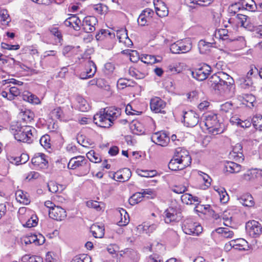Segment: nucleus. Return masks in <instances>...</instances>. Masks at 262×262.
Here are the masks:
<instances>
[{
	"mask_svg": "<svg viewBox=\"0 0 262 262\" xmlns=\"http://www.w3.org/2000/svg\"><path fill=\"white\" fill-rule=\"evenodd\" d=\"M121 109L115 107H107L94 116V122L101 127H110L121 115Z\"/></svg>",
	"mask_w": 262,
	"mask_h": 262,
	"instance_id": "nucleus-2",
	"label": "nucleus"
},
{
	"mask_svg": "<svg viewBox=\"0 0 262 262\" xmlns=\"http://www.w3.org/2000/svg\"><path fill=\"white\" fill-rule=\"evenodd\" d=\"M180 54L185 53L190 51L192 48V42L190 38L179 40Z\"/></svg>",
	"mask_w": 262,
	"mask_h": 262,
	"instance_id": "nucleus-24",
	"label": "nucleus"
},
{
	"mask_svg": "<svg viewBox=\"0 0 262 262\" xmlns=\"http://www.w3.org/2000/svg\"><path fill=\"white\" fill-rule=\"evenodd\" d=\"M77 101V108L81 112H87L90 106L87 101L81 96H77L76 98Z\"/></svg>",
	"mask_w": 262,
	"mask_h": 262,
	"instance_id": "nucleus-26",
	"label": "nucleus"
},
{
	"mask_svg": "<svg viewBox=\"0 0 262 262\" xmlns=\"http://www.w3.org/2000/svg\"><path fill=\"white\" fill-rule=\"evenodd\" d=\"M40 144L46 149L51 148L50 137L49 135L46 134L42 136L39 140Z\"/></svg>",
	"mask_w": 262,
	"mask_h": 262,
	"instance_id": "nucleus-37",
	"label": "nucleus"
},
{
	"mask_svg": "<svg viewBox=\"0 0 262 262\" xmlns=\"http://www.w3.org/2000/svg\"><path fill=\"white\" fill-rule=\"evenodd\" d=\"M37 240V235L32 234L27 235L21 238V241L26 245H28L31 243H35L36 244Z\"/></svg>",
	"mask_w": 262,
	"mask_h": 262,
	"instance_id": "nucleus-47",
	"label": "nucleus"
},
{
	"mask_svg": "<svg viewBox=\"0 0 262 262\" xmlns=\"http://www.w3.org/2000/svg\"><path fill=\"white\" fill-rule=\"evenodd\" d=\"M34 117V113L29 110H27L24 112L22 119L28 123L31 122L33 120Z\"/></svg>",
	"mask_w": 262,
	"mask_h": 262,
	"instance_id": "nucleus-49",
	"label": "nucleus"
},
{
	"mask_svg": "<svg viewBox=\"0 0 262 262\" xmlns=\"http://www.w3.org/2000/svg\"><path fill=\"white\" fill-rule=\"evenodd\" d=\"M219 193L220 196L221 202L223 203H225L229 200V196L226 191L225 189L223 188L220 191H219Z\"/></svg>",
	"mask_w": 262,
	"mask_h": 262,
	"instance_id": "nucleus-57",
	"label": "nucleus"
},
{
	"mask_svg": "<svg viewBox=\"0 0 262 262\" xmlns=\"http://www.w3.org/2000/svg\"><path fill=\"white\" fill-rule=\"evenodd\" d=\"M31 163L34 166L43 168L46 166L48 161L46 159V155L45 154L38 153L35 154L32 158Z\"/></svg>",
	"mask_w": 262,
	"mask_h": 262,
	"instance_id": "nucleus-20",
	"label": "nucleus"
},
{
	"mask_svg": "<svg viewBox=\"0 0 262 262\" xmlns=\"http://www.w3.org/2000/svg\"><path fill=\"white\" fill-rule=\"evenodd\" d=\"M90 231L95 238H102L104 235V228L102 225L93 224L90 227Z\"/></svg>",
	"mask_w": 262,
	"mask_h": 262,
	"instance_id": "nucleus-23",
	"label": "nucleus"
},
{
	"mask_svg": "<svg viewBox=\"0 0 262 262\" xmlns=\"http://www.w3.org/2000/svg\"><path fill=\"white\" fill-rule=\"evenodd\" d=\"M230 155L238 162H243L244 160V158L243 154V147L241 144L237 143L233 147L232 151L230 153Z\"/></svg>",
	"mask_w": 262,
	"mask_h": 262,
	"instance_id": "nucleus-21",
	"label": "nucleus"
},
{
	"mask_svg": "<svg viewBox=\"0 0 262 262\" xmlns=\"http://www.w3.org/2000/svg\"><path fill=\"white\" fill-rule=\"evenodd\" d=\"M257 169L249 170L243 175V179L246 181H251L257 177Z\"/></svg>",
	"mask_w": 262,
	"mask_h": 262,
	"instance_id": "nucleus-45",
	"label": "nucleus"
},
{
	"mask_svg": "<svg viewBox=\"0 0 262 262\" xmlns=\"http://www.w3.org/2000/svg\"><path fill=\"white\" fill-rule=\"evenodd\" d=\"M239 8L237 4H233L229 7L228 12L231 15H234L239 10Z\"/></svg>",
	"mask_w": 262,
	"mask_h": 262,
	"instance_id": "nucleus-64",
	"label": "nucleus"
},
{
	"mask_svg": "<svg viewBox=\"0 0 262 262\" xmlns=\"http://www.w3.org/2000/svg\"><path fill=\"white\" fill-rule=\"evenodd\" d=\"M0 17L1 20L6 24H8L11 20L8 12L6 9L0 10Z\"/></svg>",
	"mask_w": 262,
	"mask_h": 262,
	"instance_id": "nucleus-50",
	"label": "nucleus"
},
{
	"mask_svg": "<svg viewBox=\"0 0 262 262\" xmlns=\"http://www.w3.org/2000/svg\"><path fill=\"white\" fill-rule=\"evenodd\" d=\"M166 102L160 98L156 97L150 100V106L151 110L156 113H163V110L166 106Z\"/></svg>",
	"mask_w": 262,
	"mask_h": 262,
	"instance_id": "nucleus-15",
	"label": "nucleus"
},
{
	"mask_svg": "<svg viewBox=\"0 0 262 262\" xmlns=\"http://www.w3.org/2000/svg\"><path fill=\"white\" fill-rule=\"evenodd\" d=\"M120 215L122 216L123 213L124 214V221H123L122 218H121V220L118 222V225L119 226H124L128 224L129 223V215L126 212V210L124 209L121 208V210H120Z\"/></svg>",
	"mask_w": 262,
	"mask_h": 262,
	"instance_id": "nucleus-46",
	"label": "nucleus"
},
{
	"mask_svg": "<svg viewBox=\"0 0 262 262\" xmlns=\"http://www.w3.org/2000/svg\"><path fill=\"white\" fill-rule=\"evenodd\" d=\"M152 141L161 146H166L170 141V138L165 132L155 133L151 137Z\"/></svg>",
	"mask_w": 262,
	"mask_h": 262,
	"instance_id": "nucleus-12",
	"label": "nucleus"
},
{
	"mask_svg": "<svg viewBox=\"0 0 262 262\" xmlns=\"http://www.w3.org/2000/svg\"><path fill=\"white\" fill-rule=\"evenodd\" d=\"M232 77L223 72L214 74L208 80V84L221 94H228L234 84Z\"/></svg>",
	"mask_w": 262,
	"mask_h": 262,
	"instance_id": "nucleus-1",
	"label": "nucleus"
},
{
	"mask_svg": "<svg viewBox=\"0 0 262 262\" xmlns=\"http://www.w3.org/2000/svg\"><path fill=\"white\" fill-rule=\"evenodd\" d=\"M170 50L172 53L180 54V50L179 46V40L171 45Z\"/></svg>",
	"mask_w": 262,
	"mask_h": 262,
	"instance_id": "nucleus-63",
	"label": "nucleus"
},
{
	"mask_svg": "<svg viewBox=\"0 0 262 262\" xmlns=\"http://www.w3.org/2000/svg\"><path fill=\"white\" fill-rule=\"evenodd\" d=\"M236 23L241 24V26H244L247 19L249 18L247 15L238 14L235 16Z\"/></svg>",
	"mask_w": 262,
	"mask_h": 262,
	"instance_id": "nucleus-53",
	"label": "nucleus"
},
{
	"mask_svg": "<svg viewBox=\"0 0 262 262\" xmlns=\"http://www.w3.org/2000/svg\"><path fill=\"white\" fill-rule=\"evenodd\" d=\"M199 115L193 111L184 112L183 120L184 124L187 127H192L196 125L199 122Z\"/></svg>",
	"mask_w": 262,
	"mask_h": 262,
	"instance_id": "nucleus-10",
	"label": "nucleus"
},
{
	"mask_svg": "<svg viewBox=\"0 0 262 262\" xmlns=\"http://www.w3.org/2000/svg\"><path fill=\"white\" fill-rule=\"evenodd\" d=\"M232 104L229 102H226V103L222 104L220 106V110L223 112H228L232 109Z\"/></svg>",
	"mask_w": 262,
	"mask_h": 262,
	"instance_id": "nucleus-62",
	"label": "nucleus"
},
{
	"mask_svg": "<svg viewBox=\"0 0 262 262\" xmlns=\"http://www.w3.org/2000/svg\"><path fill=\"white\" fill-rule=\"evenodd\" d=\"M120 255L125 258H129L132 260H135L137 259V252L133 249H125L123 250H121L120 252Z\"/></svg>",
	"mask_w": 262,
	"mask_h": 262,
	"instance_id": "nucleus-29",
	"label": "nucleus"
},
{
	"mask_svg": "<svg viewBox=\"0 0 262 262\" xmlns=\"http://www.w3.org/2000/svg\"><path fill=\"white\" fill-rule=\"evenodd\" d=\"M37 224V218L35 216H32L30 219H29L26 223L24 226L27 228H31L32 227H35Z\"/></svg>",
	"mask_w": 262,
	"mask_h": 262,
	"instance_id": "nucleus-56",
	"label": "nucleus"
},
{
	"mask_svg": "<svg viewBox=\"0 0 262 262\" xmlns=\"http://www.w3.org/2000/svg\"><path fill=\"white\" fill-rule=\"evenodd\" d=\"M86 156L91 161L96 163H99L102 161L99 155L96 153L94 150L90 151L86 154Z\"/></svg>",
	"mask_w": 262,
	"mask_h": 262,
	"instance_id": "nucleus-40",
	"label": "nucleus"
},
{
	"mask_svg": "<svg viewBox=\"0 0 262 262\" xmlns=\"http://www.w3.org/2000/svg\"><path fill=\"white\" fill-rule=\"evenodd\" d=\"M80 167H83L84 174H87L90 170V163L83 156H79L71 158L68 165V168L72 169H75Z\"/></svg>",
	"mask_w": 262,
	"mask_h": 262,
	"instance_id": "nucleus-5",
	"label": "nucleus"
},
{
	"mask_svg": "<svg viewBox=\"0 0 262 262\" xmlns=\"http://www.w3.org/2000/svg\"><path fill=\"white\" fill-rule=\"evenodd\" d=\"M107 35H108V36L111 35V33L108 31V30H101L100 31V32L96 35L95 37H96V39L98 40L102 39H103L102 38V36L105 37Z\"/></svg>",
	"mask_w": 262,
	"mask_h": 262,
	"instance_id": "nucleus-61",
	"label": "nucleus"
},
{
	"mask_svg": "<svg viewBox=\"0 0 262 262\" xmlns=\"http://www.w3.org/2000/svg\"><path fill=\"white\" fill-rule=\"evenodd\" d=\"M16 199L18 202L25 205H28L30 203V201L28 198V195L25 193L22 190H18L15 193Z\"/></svg>",
	"mask_w": 262,
	"mask_h": 262,
	"instance_id": "nucleus-30",
	"label": "nucleus"
},
{
	"mask_svg": "<svg viewBox=\"0 0 262 262\" xmlns=\"http://www.w3.org/2000/svg\"><path fill=\"white\" fill-rule=\"evenodd\" d=\"M241 168V165L232 161H226L224 164V170L230 173L239 172Z\"/></svg>",
	"mask_w": 262,
	"mask_h": 262,
	"instance_id": "nucleus-22",
	"label": "nucleus"
},
{
	"mask_svg": "<svg viewBox=\"0 0 262 262\" xmlns=\"http://www.w3.org/2000/svg\"><path fill=\"white\" fill-rule=\"evenodd\" d=\"M49 215L50 218L56 220H63L67 216L66 210L59 206H56L51 210H49Z\"/></svg>",
	"mask_w": 262,
	"mask_h": 262,
	"instance_id": "nucleus-14",
	"label": "nucleus"
},
{
	"mask_svg": "<svg viewBox=\"0 0 262 262\" xmlns=\"http://www.w3.org/2000/svg\"><path fill=\"white\" fill-rule=\"evenodd\" d=\"M143 198V195L140 192H136L130 197L128 199V202L131 205H134L140 202Z\"/></svg>",
	"mask_w": 262,
	"mask_h": 262,
	"instance_id": "nucleus-35",
	"label": "nucleus"
},
{
	"mask_svg": "<svg viewBox=\"0 0 262 262\" xmlns=\"http://www.w3.org/2000/svg\"><path fill=\"white\" fill-rule=\"evenodd\" d=\"M125 112L128 115H140L142 113L141 111H137L133 108L131 105L128 104L125 108Z\"/></svg>",
	"mask_w": 262,
	"mask_h": 262,
	"instance_id": "nucleus-54",
	"label": "nucleus"
},
{
	"mask_svg": "<svg viewBox=\"0 0 262 262\" xmlns=\"http://www.w3.org/2000/svg\"><path fill=\"white\" fill-rule=\"evenodd\" d=\"M217 35L219 36L220 38L224 40L233 41L235 39L230 38V35L228 34V31L227 29H220L218 30Z\"/></svg>",
	"mask_w": 262,
	"mask_h": 262,
	"instance_id": "nucleus-42",
	"label": "nucleus"
},
{
	"mask_svg": "<svg viewBox=\"0 0 262 262\" xmlns=\"http://www.w3.org/2000/svg\"><path fill=\"white\" fill-rule=\"evenodd\" d=\"M168 167L173 171L182 170L185 168L184 166L182 167V164L174 157L169 162Z\"/></svg>",
	"mask_w": 262,
	"mask_h": 262,
	"instance_id": "nucleus-34",
	"label": "nucleus"
},
{
	"mask_svg": "<svg viewBox=\"0 0 262 262\" xmlns=\"http://www.w3.org/2000/svg\"><path fill=\"white\" fill-rule=\"evenodd\" d=\"M158 224L157 223L149 224L144 223V225H139L138 230L142 229L143 231L147 234H150L154 232L157 228Z\"/></svg>",
	"mask_w": 262,
	"mask_h": 262,
	"instance_id": "nucleus-27",
	"label": "nucleus"
},
{
	"mask_svg": "<svg viewBox=\"0 0 262 262\" xmlns=\"http://www.w3.org/2000/svg\"><path fill=\"white\" fill-rule=\"evenodd\" d=\"M48 187L51 192L56 193L58 191V185L53 181H51L48 183Z\"/></svg>",
	"mask_w": 262,
	"mask_h": 262,
	"instance_id": "nucleus-59",
	"label": "nucleus"
},
{
	"mask_svg": "<svg viewBox=\"0 0 262 262\" xmlns=\"http://www.w3.org/2000/svg\"><path fill=\"white\" fill-rule=\"evenodd\" d=\"M254 127L260 131H262V116L260 115L254 116L252 119Z\"/></svg>",
	"mask_w": 262,
	"mask_h": 262,
	"instance_id": "nucleus-38",
	"label": "nucleus"
},
{
	"mask_svg": "<svg viewBox=\"0 0 262 262\" xmlns=\"http://www.w3.org/2000/svg\"><path fill=\"white\" fill-rule=\"evenodd\" d=\"M50 31L52 35L56 37V39H55L56 42L60 43L62 40V36L59 29L57 28L53 27L50 29Z\"/></svg>",
	"mask_w": 262,
	"mask_h": 262,
	"instance_id": "nucleus-43",
	"label": "nucleus"
},
{
	"mask_svg": "<svg viewBox=\"0 0 262 262\" xmlns=\"http://www.w3.org/2000/svg\"><path fill=\"white\" fill-rule=\"evenodd\" d=\"M225 246L227 249L229 247L238 250H245L248 248V242L243 238L231 240Z\"/></svg>",
	"mask_w": 262,
	"mask_h": 262,
	"instance_id": "nucleus-16",
	"label": "nucleus"
},
{
	"mask_svg": "<svg viewBox=\"0 0 262 262\" xmlns=\"http://www.w3.org/2000/svg\"><path fill=\"white\" fill-rule=\"evenodd\" d=\"M182 228L185 233L193 235H199L203 231V228L199 224L194 222L190 219L184 220Z\"/></svg>",
	"mask_w": 262,
	"mask_h": 262,
	"instance_id": "nucleus-6",
	"label": "nucleus"
},
{
	"mask_svg": "<svg viewBox=\"0 0 262 262\" xmlns=\"http://www.w3.org/2000/svg\"><path fill=\"white\" fill-rule=\"evenodd\" d=\"M29 159V157L27 154L23 153L20 157L13 158L14 162L16 165L26 163Z\"/></svg>",
	"mask_w": 262,
	"mask_h": 262,
	"instance_id": "nucleus-39",
	"label": "nucleus"
},
{
	"mask_svg": "<svg viewBox=\"0 0 262 262\" xmlns=\"http://www.w3.org/2000/svg\"><path fill=\"white\" fill-rule=\"evenodd\" d=\"M214 0H189L190 3L196 4L202 6H207L211 4Z\"/></svg>",
	"mask_w": 262,
	"mask_h": 262,
	"instance_id": "nucleus-52",
	"label": "nucleus"
},
{
	"mask_svg": "<svg viewBox=\"0 0 262 262\" xmlns=\"http://www.w3.org/2000/svg\"><path fill=\"white\" fill-rule=\"evenodd\" d=\"M1 47L4 49L9 50H17L20 48L19 45H11L5 42H2L1 43Z\"/></svg>",
	"mask_w": 262,
	"mask_h": 262,
	"instance_id": "nucleus-58",
	"label": "nucleus"
},
{
	"mask_svg": "<svg viewBox=\"0 0 262 262\" xmlns=\"http://www.w3.org/2000/svg\"><path fill=\"white\" fill-rule=\"evenodd\" d=\"M183 203L188 204H191V199H192V195L189 193H184L181 197Z\"/></svg>",
	"mask_w": 262,
	"mask_h": 262,
	"instance_id": "nucleus-60",
	"label": "nucleus"
},
{
	"mask_svg": "<svg viewBox=\"0 0 262 262\" xmlns=\"http://www.w3.org/2000/svg\"><path fill=\"white\" fill-rule=\"evenodd\" d=\"M154 4L157 14L161 17H165L168 15V8L164 2L160 0H154Z\"/></svg>",
	"mask_w": 262,
	"mask_h": 262,
	"instance_id": "nucleus-18",
	"label": "nucleus"
},
{
	"mask_svg": "<svg viewBox=\"0 0 262 262\" xmlns=\"http://www.w3.org/2000/svg\"><path fill=\"white\" fill-rule=\"evenodd\" d=\"M182 164V167L185 168L189 166L191 163V158L189 152L185 149L177 150L173 157Z\"/></svg>",
	"mask_w": 262,
	"mask_h": 262,
	"instance_id": "nucleus-11",
	"label": "nucleus"
},
{
	"mask_svg": "<svg viewBox=\"0 0 262 262\" xmlns=\"http://www.w3.org/2000/svg\"><path fill=\"white\" fill-rule=\"evenodd\" d=\"M85 71L92 77L96 72V66L92 61H89L86 66Z\"/></svg>",
	"mask_w": 262,
	"mask_h": 262,
	"instance_id": "nucleus-44",
	"label": "nucleus"
},
{
	"mask_svg": "<svg viewBox=\"0 0 262 262\" xmlns=\"http://www.w3.org/2000/svg\"><path fill=\"white\" fill-rule=\"evenodd\" d=\"M241 204L247 207H252L254 205L253 199L251 194H245L238 198Z\"/></svg>",
	"mask_w": 262,
	"mask_h": 262,
	"instance_id": "nucleus-28",
	"label": "nucleus"
},
{
	"mask_svg": "<svg viewBox=\"0 0 262 262\" xmlns=\"http://www.w3.org/2000/svg\"><path fill=\"white\" fill-rule=\"evenodd\" d=\"M14 133V138L18 141L31 143L33 141L36 130L35 128L29 125L17 126Z\"/></svg>",
	"mask_w": 262,
	"mask_h": 262,
	"instance_id": "nucleus-3",
	"label": "nucleus"
},
{
	"mask_svg": "<svg viewBox=\"0 0 262 262\" xmlns=\"http://www.w3.org/2000/svg\"><path fill=\"white\" fill-rule=\"evenodd\" d=\"M212 47V43L207 42L204 40H201L198 43V48L201 54H206Z\"/></svg>",
	"mask_w": 262,
	"mask_h": 262,
	"instance_id": "nucleus-31",
	"label": "nucleus"
},
{
	"mask_svg": "<svg viewBox=\"0 0 262 262\" xmlns=\"http://www.w3.org/2000/svg\"><path fill=\"white\" fill-rule=\"evenodd\" d=\"M21 97L24 100L32 104H37L40 103L39 99L28 91L24 92Z\"/></svg>",
	"mask_w": 262,
	"mask_h": 262,
	"instance_id": "nucleus-25",
	"label": "nucleus"
},
{
	"mask_svg": "<svg viewBox=\"0 0 262 262\" xmlns=\"http://www.w3.org/2000/svg\"><path fill=\"white\" fill-rule=\"evenodd\" d=\"M132 176V172L129 168H125L121 171H117L113 174V179H115L116 177L118 181L120 182L127 181Z\"/></svg>",
	"mask_w": 262,
	"mask_h": 262,
	"instance_id": "nucleus-19",
	"label": "nucleus"
},
{
	"mask_svg": "<svg viewBox=\"0 0 262 262\" xmlns=\"http://www.w3.org/2000/svg\"><path fill=\"white\" fill-rule=\"evenodd\" d=\"M116 35L120 42H123L125 38H126L127 35V30L122 29L117 31Z\"/></svg>",
	"mask_w": 262,
	"mask_h": 262,
	"instance_id": "nucleus-55",
	"label": "nucleus"
},
{
	"mask_svg": "<svg viewBox=\"0 0 262 262\" xmlns=\"http://www.w3.org/2000/svg\"><path fill=\"white\" fill-rule=\"evenodd\" d=\"M130 80L126 78H120L117 81V87L119 89H123L125 87L132 86L133 85L129 84Z\"/></svg>",
	"mask_w": 262,
	"mask_h": 262,
	"instance_id": "nucleus-51",
	"label": "nucleus"
},
{
	"mask_svg": "<svg viewBox=\"0 0 262 262\" xmlns=\"http://www.w3.org/2000/svg\"><path fill=\"white\" fill-rule=\"evenodd\" d=\"M20 94V90L16 86H12L9 89V97L8 100H12L15 97L18 96Z\"/></svg>",
	"mask_w": 262,
	"mask_h": 262,
	"instance_id": "nucleus-48",
	"label": "nucleus"
},
{
	"mask_svg": "<svg viewBox=\"0 0 262 262\" xmlns=\"http://www.w3.org/2000/svg\"><path fill=\"white\" fill-rule=\"evenodd\" d=\"M128 73L130 76L138 79H143L145 76V73L141 72L138 69L132 67L129 69Z\"/></svg>",
	"mask_w": 262,
	"mask_h": 262,
	"instance_id": "nucleus-36",
	"label": "nucleus"
},
{
	"mask_svg": "<svg viewBox=\"0 0 262 262\" xmlns=\"http://www.w3.org/2000/svg\"><path fill=\"white\" fill-rule=\"evenodd\" d=\"M211 71V67L207 64H203L200 67L196 68L192 71V77L199 81L206 79L210 74Z\"/></svg>",
	"mask_w": 262,
	"mask_h": 262,
	"instance_id": "nucleus-9",
	"label": "nucleus"
},
{
	"mask_svg": "<svg viewBox=\"0 0 262 262\" xmlns=\"http://www.w3.org/2000/svg\"><path fill=\"white\" fill-rule=\"evenodd\" d=\"M247 234L251 237H259L262 232V227L260 223L255 220L250 221L246 224Z\"/></svg>",
	"mask_w": 262,
	"mask_h": 262,
	"instance_id": "nucleus-7",
	"label": "nucleus"
},
{
	"mask_svg": "<svg viewBox=\"0 0 262 262\" xmlns=\"http://www.w3.org/2000/svg\"><path fill=\"white\" fill-rule=\"evenodd\" d=\"M141 61L147 64H154L159 62L156 57L151 55H145L141 58Z\"/></svg>",
	"mask_w": 262,
	"mask_h": 262,
	"instance_id": "nucleus-41",
	"label": "nucleus"
},
{
	"mask_svg": "<svg viewBox=\"0 0 262 262\" xmlns=\"http://www.w3.org/2000/svg\"><path fill=\"white\" fill-rule=\"evenodd\" d=\"M97 23V19L95 16H87L83 20L82 29L86 33L93 32L96 29L95 26Z\"/></svg>",
	"mask_w": 262,
	"mask_h": 262,
	"instance_id": "nucleus-13",
	"label": "nucleus"
},
{
	"mask_svg": "<svg viewBox=\"0 0 262 262\" xmlns=\"http://www.w3.org/2000/svg\"><path fill=\"white\" fill-rule=\"evenodd\" d=\"M239 3L246 9L254 11L257 8L256 4L253 0H239Z\"/></svg>",
	"mask_w": 262,
	"mask_h": 262,
	"instance_id": "nucleus-32",
	"label": "nucleus"
},
{
	"mask_svg": "<svg viewBox=\"0 0 262 262\" xmlns=\"http://www.w3.org/2000/svg\"><path fill=\"white\" fill-rule=\"evenodd\" d=\"M241 87L245 90H248L252 87L253 82L251 77H241L239 79Z\"/></svg>",
	"mask_w": 262,
	"mask_h": 262,
	"instance_id": "nucleus-33",
	"label": "nucleus"
},
{
	"mask_svg": "<svg viewBox=\"0 0 262 262\" xmlns=\"http://www.w3.org/2000/svg\"><path fill=\"white\" fill-rule=\"evenodd\" d=\"M164 222L166 224H173L178 222L181 218V213L174 208L169 207L163 213Z\"/></svg>",
	"mask_w": 262,
	"mask_h": 262,
	"instance_id": "nucleus-8",
	"label": "nucleus"
},
{
	"mask_svg": "<svg viewBox=\"0 0 262 262\" xmlns=\"http://www.w3.org/2000/svg\"><path fill=\"white\" fill-rule=\"evenodd\" d=\"M203 121L200 122V126L209 133L216 135L221 133L220 124L216 114L210 113L204 116Z\"/></svg>",
	"mask_w": 262,
	"mask_h": 262,
	"instance_id": "nucleus-4",
	"label": "nucleus"
},
{
	"mask_svg": "<svg viewBox=\"0 0 262 262\" xmlns=\"http://www.w3.org/2000/svg\"><path fill=\"white\" fill-rule=\"evenodd\" d=\"M64 24L67 27H72L75 31L80 30L82 26L81 20L76 15H72L66 19Z\"/></svg>",
	"mask_w": 262,
	"mask_h": 262,
	"instance_id": "nucleus-17",
	"label": "nucleus"
}]
</instances>
